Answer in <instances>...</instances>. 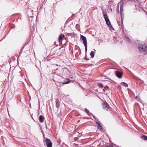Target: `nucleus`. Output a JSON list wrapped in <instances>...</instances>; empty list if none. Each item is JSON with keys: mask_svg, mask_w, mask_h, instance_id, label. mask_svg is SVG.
Segmentation results:
<instances>
[{"mask_svg": "<svg viewBox=\"0 0 147 147\" xmlns=\"http://www.w3.org/2000/svg\"><path fill=\"white\" fill-rule=\"evenodd\" d=\"M138 49L142 54H146L147 52V46L144 44H140L138 45Z\"/></svg>", "mask_w": 147, "mask_h": 147, "instance_id": "nucleus-1", "label": "nucleus"}, {"mask_svg": "<svg viewBox=\"0 0 147 147\" xmlns=\"http://www.w3.org/2000/svg\"><path fill=\"white\" fill-rule=\"evenodd\" d=\"M102 12L103 16L104 19L106 21V24L109 27L110 30H113L114 29L112 26L111 24V23L109 21V20L108 18V16L106 11H102Z\"/></svg>", "mask_w": 147, "mask_h": 147, "instance_id": "nucleus-2", "label": "nucleus"}, {"mask_svg": "<svg viewBox=\"0 0 147 147\" xmlns=\"http://www.w3.org/2000/svg\"><path fill=\"white\" fill-rule=\"evenodd\" d=\"M80 38L83 42L84 44L85 47V52L86 53L87 50V40L86 38L84 36L81 35Z\"/></svg>", "mask_w": 147, "mask_h": 147, "instance_id": "nucleus-3", "label": "nucleus"}, {"mask_svg": "<svg viewBox=\"0 0 147 147\" xmlns=\"http://www.w3.org/2000/svg\"><path fill=\"white\" fill-rule=\"evenodd\" d=\"M47 147H52V143L51 140L48 138H46L45 141Z\"/></svg>", "mask_w": 147, "mask_h": 147, "instance_id": "nucleus-4", "label": "nucleus"}, {"mask_svg": "<svg viewBox=\"0 0 147 147\" xmlns=\"http://www.w3.org/2000/svg\"><path fill=\"white\" fill-rule=\"evenodd\" d=\"M103 108L105 110L108 111L109 106L108 104L106 102H104L102 104Z\"/></svg>", "mask_w": 147, "mask_h": 147, "instance_id": "nucleus-5", "label": "nucleus"}, {"mask_svg": "<svg viewBox=\"0 0 147 147\" xmlns=\"http://www.w3.org/2000/svg\"><path fill=\"white\" fill-rule=\"evenodd\" d=\"M115 74L118 78H121L123 73L119 71H117L115 72Z\"/></svg>", "mask_w": 147, "mask_h": 147, "instance_id": "nucleus-6", "label": "nucleus"}, {"mask_svg": "<svg viewBox=\"0 0 147 147\" xmlns=\"http://www.w3.org/2000/svg\"><path fill=\"white\" fill-rule=\"evenodd\" d=\"M64 37V35L63 34H61L59 35V42L60 45H61L62 44V40H63V38Z\"/></svg>", "mask_w": 147, "mask_h": 147, "instance_id": "nucleus-7", "label": "nucleus"}, {"mask_svg": "<svg viewBox=\"0 0 147 147\" xmlns=\"http://www.w3.org/2000/svg\"><path fill=\"white\" fill-rule=\"evenodd\" d=\"M117 23L119 26H122L123 24V20L122 16H121L119 19H118L117 20Z\"/></svg>", "mask_w": 147, "mask_h": 147, "instance_id": "nucleus-8", "label": "nucleus"}, {"mask_svg": "<svg viewBox=\"0 0 147 147\" xmlns=\"http://www.w3.org/2000/svg\"><path fill=\"white\" fill-rule=\"evenodd\" d=\"M96 124L98 125L97 126L98 128L100 129V131H102L103 128L100 125L99 123L98 122H96Z\"/></svg>", "mask_w": 147, "mask_h": 147, "instance_id": "nucleus-9", "label": "nucleus"}, {"mask_svg": "<svg viewBox=\"0 0 147 147\" xmlns=\"http://www.w3.org/2000/svg\"><path fill=\"white\" fill-rule=\"evenodd\" d=\"M44 117H43L42 115H40L39 117V121L40 122L42 123L44 121Z\"/></svg>", "mask_w": 147, "mask_h": 147, "instance_id": "nucleus-10", "label": "nucleus"}, {"mask_svg": "<svg viewBox=\"0 0 147 147\" xmlns=\"http://www.w3.org/2000/svg\"><path fill=\"white\" fill-rule=\"evenodd\" d=\"M120 13L121 16V14L123 12V5L121 4L120 6Z\"/></svg>", "mask_w": 147, "mask_h": 147, "instance_id": "nucleus-11", "label": "nucleus"}, {"mask_svg": "<svg viewBox=\"0 0 147 147\" xmlns=\"http://www.w3.org/2000/svg\"><path fill=\"white\" fill-rule=\"evenodd\" d=\"M141 138L144 139V140H147V136H146L142 135V136L141 137Z\"/></svg>", "mask_w": 147, "mask_h": 147, "instance_id": "nucleus-12", "label": "nucleus"}, {"mask_svg": "<svg viewBox=\"0 0 147 147\" xmlns=\"http://www.w3.org/2000/svg\"><path fill=\"white\" fill-rule=\"evenodd\" d=\"M94 52L93 51H92L90 53V55L92 58L94 57Z\"/></svg>", "mask_w": 147, "mask_h": 147, "instance_id": "nucleus-13", "label": "nucleus"}, {"mask_svg": "<svg viewBox=\"0 0 147 147\" xmlns=\"http://www.w3.org/2000/svg\"><path fill=\"white\" fill-rule=\"evenodd\" d=\"M121 85L125 87H128L127 84L124 82H121Z\"/></svg>", "mask_w": 147, "mask_h": 147, "instance_id": "nucleus-14", "label": "nucleus"}, {"mask_svg": "<svg viewBox=\"0 0 147 147\" xmlns=\"http://www.w3.org/2000/svg\"><path fill=\"white\" fill-rule=\"evenodd\" d=\"M70 82V80L68 78L66 80V81L65 82L63 83V84H69Z\"/></svg>", "mask_w": 147, "mask_h": 147, "instance_id": "nucleus-15", "label": "nucleus"}, {"mask_svg": "<svg viewBox=\"0 0 147 147\" xmlns=\"http://www.w3.org/2000/svg\"><path fill=\"white\" fill-rule=\"evenodd\" d=\"M98 85L99 88H102L104 87L103 85L101 83L98 84Z\"/></svg>", "mask_w": 147, "mask_h": 147, "instance_id": "nucleus-16", "label": "nucleus"}, {"mask_svg": "<svg viewBox=\"0 0 147 147\" xmlns=\"http://www.w3.org/2000/svg\"><path fill=\"white\" fill-rule=\"evenodd\" d=\"M109 88V87L107 86H106L103 89V91L104 92H105V91L107 90Z\"/></svg>", "mask_w": 147, "mask_h": 147, "instance_id": "nucleus-17", "label": "nucleus"}, {"mask_svg": "<svg viewBox=\"0 0 147 147\" xmlns=\"http://www.w3.org/2000/svg\"><path fill=\"white\" fill-rule=\"evenodd\" d=\"M125 39L128 42H130V40L129 39V38L127 36H125Z\"/></svg>", "mask_w": 147, "mask_h": 147, "instance_id": "nucleus-18", "label": "nucleus"}, {"mask_svg": "<svg viewBox=\"0 0 147 147\" xmlns=\"http://www.w3.org/2000/svg\"><path fill=\"white\" fill-rule=\"evenodd\" d=\"M66 35L68 36H72V33H66Z\"/></svg>", "mask_w": 147, "mask_h": 147, "instance_id": "nucleus-19", "label": "nucleus"}, {"mask_svg": "<svg viewBox=\"0 0 147 147\" xmlns=\"http://www.w3.org/2000/svg\"><path fill=\"white\" fill-rule=\"evenodd\" d=\"M86 111L87 113L88 114V115H90L89 114V111L87 110V109H86Z\"/></svg>", "mask_w": 147, "mask_h": 147, "instance_id": "nucleus-20", "label": "nucleus"}, {"mask_svg": "<svg viewBox=\"0 0 147 147\" xmlns=\"http://www.w3.org/2000/svg\"><path fill=\"white\" fill-rule=\"evenodd\" d=\"M119 4H118V5L117 6V11H118V12H119Z\"/></svg>", "mask_w": 147, "mask_h": 147, "instance_id": "nucleus-21", "label": "nucleus"}, {"mask_svg": "<svg viewBox=\"0 0 147 147\" xmlns=\"http://www.w3.org/2000/svg\"><path fill=\"white\" fill-rule=\"evenodd\" d=\"M56 107L57 108H58L59 107L58 105V102H56Z\"/></svg>", "mask_w": 147, "mask_h": 147, "instance_id": "nucleus-22", "label": "nucleus"}, {"mask_svg": "<svg viewBox=\"0 0 147 147\" xmlns=\"http://www.w3.org/2000/svg\"><path fill=\"white\" fill-rule=\"evenodd\" d=\"M24 47H22L21 49V52H20V53H21V51L23 50L24 49Z\"/></svg>", "mask_w": 147, "mask_h": 147, "instance_id": "nucleus-23", "label": "nucleus"}, {"mask_svg": "<svg viewBox=\"0 0 147 147\" xmlns=\"http://www.w3.org/2000/svg\"><path fill=\"white\" fill-rule=\"evenodd\" d=\"M84 59H86V60H88L89 59H87V58H86V56H85V57H84Z\"/></svg>", "mask_w": 147, "mask_h": 147, "instance_id": "nucleus-24", "label": "nucleus"}, {"mask_svg": "<svg viewBox=\"0 0 147 147\" xmlns=\"http://www.w3.org/2000/svg\"><path fill=\"white\" fill-rule=\"evenodd\" d=\"M43 136L44 138H45V139H46V138H45V135L44 134H43Z\"/></svg>", "mask_w": 147, "mask_h": 147, "instance_id": "nucleus-25", "label": "nucleus"}, {"mask_svg": "<svg viewBox=\"0 0 147 147\" xmlns=\"http://www.w3.org/2000/svg\"><path fill=\"white\" fill-rule=\"evenodd\" d=\"M56 42H55L54 43V45H55L56 44Z\"/></svg>", "mask_w": 147, "mask_h": 147, "instance_id": "nucleus-26", "label": "nucleus"}, {"mask_svg": "<svg viewBox=\"0 0 147 147\" xmlns=\"http://www.w3.org/2000/svg\"><path fill=\"white\" fill-rule=\"evenodd\" d=\"M93 117L94 119H95V116H94Z\"/></svg>", "mask_w": 147, "mask_h": 147, "instance_id": "nucleus-27", "label": "nucleus"}, {"mask_svg": "<svg viewBox=\"0 0 147 147\" xmlns=\"http://www.w3.org/2000/svg\"><path fill=\"white\" fill-rule=\"evenodd\" d=\"M94 51H96V50H95L94 49Z\"/></svg>", "mask_w": 147, "mask_h": 147, "instance_id": "nucleus-28", "label": "nucleus"}, {"mask_svg": "<svg viewBox=\"0 0 147 147\" xmlns=\"http://www.w3.org/2000/svg\"><path fill=\"white\" fill-rule=\"evenodd\" d=\"M57 46H58V45H56V47H57Z\"/></svg>", "mask_w": 147, "mask_h": 147, "instance_id": "nucleus-29", "label": "nucleus"}]
</instances>
